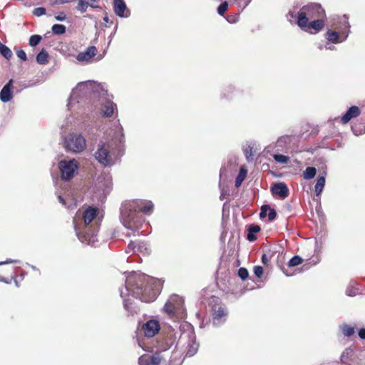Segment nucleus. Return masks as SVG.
I'll return each mask as SVG.
<instances>
[{"instance_id": "obj_13", "label": "nucleus", "mask_w": 365, "mask_h": 365, "mask_svg": "<svg viewBox=\"0 0 365 365\" xmlns=\"http://www.w3.org/2000/svg\"><path fill=\"white\" fill-rule=\"evenodd\" d=\"M271 192L272 195H278L282 199L287 197L289 194V189L284 182L274 184L271 187Z\"/></svg>"}, {"instance_id": "obj_4", "label": "nucleus", "mask_w": 365, "mask_h": 365, "mask_svg": "<svg viewBox=\"0 0 365 365\" xmlns=\"http://www.w3.org/2000/svg\"><path fill=\"white\" fill-rule=\"evenodd\" d=\"M66 150L73 153H80L86 148V139L81 134L70 133L65 138Z\"/></svg>"}, {"instance_id": "obj_25", "label": "nucleus", "mask_w": 365, "mask_h": 365, "mask_svg": "<svg viewBox=\"0 0 365 365\" xmlns=\"http://www.w3.org/2000/svg\"><path fill=\"white\" fill-rule=\"evenodd\" d=\"M317 170L314 167H307L303 173V178L305 180H310L314 178Z\"/></svg>"}, {"instance_id": "obj_42", "label": "nucleus", "mask_w": 365, "mask_h": 365, "mask_svg": "<svg viewBox=\"0 0 365 365\" xmlns=\"http://www.w3.org/2000/svg\"><path fill=\"white\" fill-rule=\"evenodd\" d=\"M138 247V244L136 242L131 241L128 245L127 249L128 250V251H127V252L130 251L135 252Z\"/></svg>"}, {"instance_id": "obj_45", "label": "nucleus", "mask_w": 365, "mask_h": 365, "mask_svg": "<svg viewBox=\"0 0 365 365\" xmlns=\"http://www.w3.org/2000/svg\"><path fill=\"white\" fill-rule=\"evenodd\" d=\"M55 19H56L57 21H62L66 20V15L64 13H61L59 15L56 16H55Z\"/></svg>"}, {"instance_id": "obj_22", "label": "nucleus", "mask_w": 365, "mask_h": 365, "mask_svg": "<svg viewBox=\"0 0 365 365\" xmlns=\"http://www.w3.org/2000/svg\"><path fill=\"white\" fill-rule=\"evenodd\" d=\"M325 185V177L319 176L314 186V190L317 196L320 195Z\"/></svg>"}, {"instance_id": "obj_46", "label": "nucleus", "mask_w": 365, "mask_h": 365, "mask_svg": "<svg viewBox=\"0 0 365 365\" xmlns=\"http://www.w3.org/2000/svg\"><path fill=\"white\" fill-rule=\"evenodd\" d=\"M269 261V258L267 257V255L266 254H263L262 256V262L264 265H268Z\"/></svg>"}, {"instance_id": "obj_36", "label": "nucleus", "mask_w": 365, "mask_h": 365, "mask_svg": "<svg viewBox=\"0 0 365 365\" xmlns=\"http://www.w3.org/2000/svg\"><path fill=\"white\" fill-rule=\"evenodd\" d=\"M131 305H132V302L130 299H126L124 300V302H123V307H124L125 309L128 313L133 314V310H132Z\"/></svg>"}, {"instance_id": "obj_33", "label": "nucleus", "mask_w": 365, "mask_h": 365, "mask_svg": "<svg viewBox=\"0 0 365 365\" xmlns=\"http://www.w3.org/2000/svg\"><path fill=\"white\" fill-rule=\"evenodd\" d=\"M245 155L247 160H252L253 158V148L250 145L247 146L244 150Z\"/></svg>"}, {"instance_id": "obj_34", "label": "nucleus", "mask_w": 365, "mask_h": 365, "mask_svg": "<svg viewBox=\"0 0 365 365\" xmlns=\"http://www.w3.org/2000/svg\"><path fill=\"white\" fill-rule=\"evenodd\" d=\"M238 276L242 279V280H245L248 276H249V273H248V271L246 268L245 267H241L238 269Z\"/></svg>"}, {"instance_id": "obj_14", "label": "nucleus", "mask_w": 365, "mask_h": 365, "mask_svg": "<svg viewBox=\"0 0 365 365\" xmlns=\"http://www.w3.org/2000/svg\"><path fill=\"white\" fill-rule=\"evenodd\" d=\"M361 114L360 108L356 106H351L341 118L342 124L348 123L351 119L357 118Z\"/></svg>"}, {"instance_id": "obj_52", "label": "nucleus", "mask_w": 365, "mask_h": 365, "mask_svg": "<svg viewBox=\"0 0 365 365\" xmlns=\"http://www.w3.org/2000/svg\"><path fill=\"white\" fill-rule=\"evenodd\" d=\"M89 1L91 2V4H93V3H94V2L98 1V0H89Z\"/></svg>"}, {"instance_id": "obj_49", "label": "nucleus", "mask_w": 365, "mask_h": 365, "mask_svg": "<svg viewBox=\"0 0 365 365\" xmlns=\"http://www.w3.org/2000/svg\"><path fill=\"white\" fill-rule=\"evenodd\" d=\"M288 15H289L291 16V18H294L295 17V15L294 14V13L289 11Z\"/></svg>"}, {"instance_id": "obj_41", "label": "nucleus", "mask_w": 365, "mask_h": 365, "mask_svg": "<svg viewBox=\"0 0 365 365\" xmlns=\"http://www.w3.org/2000/svg\"><path fill=\"white\" fill-rule=\"evenodd\" d=\"M268 212H269V213H268L267 216H268L269 221H273L277 217V212H276L275 210H274L269 207Z\"/></svg>"}, {"instance_id": "obj_29", "label": "nucleus", "mask_w": 365, "mask_h": 365, "mask_svg": "<svg viewBox=\"0 0 365 365\" xmlns=\"http://www.w3.org/2000/svg\"><path fill=\"white\" fill-rule=\"evenodd\" d=\"M342 333L346 336H352L355 331L354 328L350 325L345 324L341 328Z\"/></svg>"}, {"instance_id": "obj_16", "label": "nucleus", "mask_w": 365, "mask_h": 365, "mask_svg": "<svg viewBox=\"0 0 365 365\" xmlns=\"http://www.w3.org/2000/svg\"><path fill=\"white\" fill-rule=\"evenodd\" d=\"M98 212V209L97 207L91 206L87 207L82 216L85 225H88L96 217Z\"/></svg>"}, {"instance_id": "obj_23", "label": "nucleus", "mask_w": 365, "mask_h": 365, "mask_svg": "<svg viewBox=\"0 0 365 365\" xmlns=\"http://www.w3.org/2000/svg\"><path fill=\"white\" fill-rule=\"evenodd\" d=\"M48 52L44 49L42 48V50L37 54L36 56V61L39 64H46L48 62Z\"/></svg>"}, {"instance_id": "obj_48", "label": "nucleus", "mask_w": 365, "mask_h": 365, "mask_svg": "<svg viewBox=\"0 0 365 365\" xmlns=\"http://www.w3.org/2000/svg\"><path fill=\"white\" fill-rule=\"evenodd\" d=\"M58 200L60 202H61L62 204L65 205L66 204V201L65 200L63 199V197L61 196H58Z\"/></svg>"}, {"instance_id": "obj_7", "label": "nucleus", "mask_w": 365, "mask_h": 365, "mask_svg": "<svg viewBox=\"0 0 365 365\" xmlns=\"http://www.w3.org/2000/svg\"><path fill=\"white\" fill-rule=\"evenodd\" d=\"M96 159L104 166L112 164L113 159L110 154V145L105 142H100L98 145V149L94 155Z\"/></svg>"}, {"instance_id": "obj_39", "label": "nucleus", "mask_w": 365, "mask_h": 365, "mask_svg": "<svg viewBox=\"0 0 365 365\" xmlns=\"http://www.w3.org/2000/svg\"><path fill=\"white\" fill-rule=\"evenodd\" d=\"M269 209V205H264L261 207V210H260V213H259L260 218H264L267 216Z\"/></svg>"}, {"instance_id": "obj_20", "label": "nucleus", "mask_w": 365, "mask_h": 365, "mask_svg": "<svg viewBox=\"0 0 365 365\" xmlns=\"http://www.w3.org/2000/svg\"><path fill=\"white\" fill-rule=\"evenodd\" d=\"M247 169L245 167H241L235 182L236 187H239L240 186H241L242 182L244 181L247 176Z\"/></svg>"}, {"instance_id": "obj_1", "label": "nucleus", "mask_w": 365, "mask_h": 365, "mask_svg": "<svg viewBox=\"0 0 365 365\" xmlns=\"http://www.w3.org/2000/svg\"><path fill=\"white\" fill-rule=\"evenodd\" d=\"M327 14L321 4L309 3L303 6L297 14V25L305 32L316 34L325 26Z\"/></svg>"}, {"instance_id": "obj_8", "label": "nucleus", "mask_w": 365, "mask_h": 365, "mask_svg": "<svg viewBox=\"0 0 365 365\" xmlns=\"http://www.w3.org/2000/svg\"><path fill=\"white\" fill-rule=\"evenodd\" d=\"M181 306L182 299L176 296L165 303L163 309L169 315H174L180 309Z\"/></svg>"}, {"instance_id": "obj_32", "label": "nucleus", "mask_w": 365, "mask_h": 365, "mask_svg": "<svg viewBox=\"0 0 365 365\" xmlns=\"http://www.w3.org/2000/svg\"><path fill=\"white\" fill-rule=\"evenodd\" d=\"M227 9L228 3L227 1H224L217 7V13L220 16H224Z\"/></svg>"}, {"instance_id": "obj_9", "label": "nucleus", "mask_w": 365, "mask_h": 365, "mask_svg": "<svg viewBox=\"0 0 365 365\" xmlns=\"http://www.w3.org/2000/svg\"><path fill=\"white\" fill-rule=\"evenodd\" d=\"M162 356L160 353L155 352L152 355L143 354L138 359L139 365H160Z\"/></svg>"}, {"instance_id": "obj_11", "label": "nucleus", "mask_w": 365, "mask_h": 365, "mask_svg": "<svg viewBox=\"0 0 365 365\" xmlns=\"http://www.w3.org/2000/svg\"><path fill=\"white\" fill-rule=\"evenodd\" d=\"M113 11L115 14L121 18L128 17L130 14L124 0H113Z\"/></svg>"}, {"instance_id": "obj_51", "label": "nucleus", "mask_w": 365, "mask_h": 365, "mask_svg": "<svg viewBox=\"0 0 365 365\" xmlns=\"http://www.w3.org/2000/svg\"><path fill=\"white\" fill-rule=\"evenodd\" d=\"M68 1L61 0V3H62V4L68 3Z\"/></svg>"}, {"instance_id": "obj_38", "label": "nucleus", "mask_w": 365, "mask_h": 365, "mask_svg": "<svg viewBox=\"0 0 365 365\" xmlns=\"http://www.w3.org/2000/svg\"><path fill=\"white\" fill-rule=\"evenodd\" d=\"M46 14V9L43 7L35 8L33 11V14L36 16H41Z\"/></svg>"}, {"instance_id": "obj_47", "label": "nucleus", "mask_w": 365, "mask_h": 365, "mask_svg": "<svg viewBox=\"0 0 365 365\" xmlns=\"http://www.w3.org/2000/svg\"><path fill=\"white\" fill-rule=\"evenodd\" d=\"M359 336L361 339H365V328H362L359 330Z\"/></svg>"}, {"instance_id": "obj_44", "label": "nucleus", "mask_w": 365, "mask_h": 365, "mask_svg": "<svg viewBox=\"0 0 365 365\" xmlns=\"http://www.w3.org/2000/svg\"><path fill=\"white\" fill-rule=\"evenodd\" d=\"M16 55H17L18 58H19L20 59H21L23 61H26V59H27L26 54L25 51L22 49L17 51Z\"/></svg>"}, {"instance_id": "obj_6", "label": "nucleus", "mask_w": 365, "mask_h": 365, "mask_svg": "<svg viewBox=\"0 0 365 365\" xmlns=\"http://www.w3.org/2000/svg\"><path fill=\"white\" fill-rule=\"evenodd\" d=\"M211 310L213 323L219 324L225 321L227 312L224 305L221 304L218 298H212L211 302Z\"/></svg>"}, {"instance_id": "obj_28", "label": "nucleus", "mask_w": 365, "mask_h": 365, "mask_svg": "<svg viewBox=\"0 0 365 365\" xmlns=\"http://www.w3.org/2000/svg\"><path fill=\"white\" fill-rule=\"evenodd\" d=\"M273 158L276 162L279 163L287 164L289 162V158L282 154H274Z\"/></svg>"}, {"instance_id": "obj_17", "label": "nucleus", "mask_w": 365, "mask_h": 365, "mask_svg": "<svg viewBox=\"0 0 365 365\" xmlns=\"http://www.w3.org/2000/svg\"><path fill=\"white\" fill-rule=\"evenodd\" d=\"M115 110H117L116 104L107 100L102 106L101 113L103 117L109 118L113 115Z\"/></svg>"}, {"instance_id": "obj_15", "label": "nucleus", "mask_w": 365, "mask_h": 365, "mask_svg": "<svg viewBox=\"0 0 365 365\" xmlns=\"http://www.w3.org/2000/svg\"><path fill=\"white\" fill-rule=\"evenodd\" d=\"M13 80L10 79L9 82L3 87L0 92V99L1 101L6 103L11 100L12 96V87Z\"/></svg>"}, {"instance_id": "obj_19", "label": "nucleus", "mask_w": 365, "mask_h": 365, "mask_svg": "<svg viewBox=\"0 0 365 365\" xmlns=\"http://www.w3.org/2000/svg\"><path fill=\"white\" fill-rule=\"evenodd\" d=\"M261 228L257 225H250L248 228V234L247 236V239L250 241H255L257 239V237L255 235V234L259 232L260 231Z\"/></svg>"}, {"instance_id": "obj_5", "label": "nucleus", "mask_w": 365, "mask_h": 365, "mask_svg": "<svg viewBox=\"0 0 365 365\" xmlns=\"http://www.w3.org/2000/svg\"><path fill=\"white\" fill-rule=\"evenodd\" d=\"M61 177L63 180H70L73 178L75 172L78 168V162L75 160H61L58 163Z\"/></svg>"}, {"instance_id": "obj_37", "label": "nucleus", "mask_w": 365, "mask_h": 365, "mask_svg": "<svg viewBox=\"0 0 365 365\" xmlns=\"http://www.w3.org/2000/svg\"><path fill=\"white\" fill-rule=\"evenodd\" d=\"M254 273L256 277L258 278H261L264 273V269L261 266H255L254 267Z\"/></svg>"}, {"instance_id": "obj_35", "label": "nucleus", "mask_w": 365, "mask_h": 365, "mask_svg": "<svg viewBox=\"0 0 365 365\" xmlns=\"http://www.w3.org/2000/svg\"><path fill=\"white\" fill-rule=\"evenodd\" d=\"M240 14H230L227 16V21L230 24H235L239 21Z\"/></svg>"}, {"instance_id": "obj_40", "label": "nucleus", "mask_w": 365, "mask_h": 365, "mask_svg": "<svg viewBox=\"0 0 365 365\" xmlns=\"http://www.w3.org/2000/svg\"><path fill=\"white\" fill-rule=\"evenodd\" d=\"M251 0H232L233 3L237 2L238 6H242L243 9H245L250 3Z\"/></svg>"}, {"instance_id": "obj_27", "label": "nucleus", "mask_w": 365, "mask_h": 365, "mask_svg": "<svg viewBox=\"0 0 365 365\" xmlns=\"http://www.w3.org/2000/svg\"><path fill=\"white\" fill-rule=\"evenodd\" d=\"M352 353L351 349H346L341 355V360L344 364H349L351 359L349 355Z\"/></svg>"}, {"instance_id": "obj_3", "label": "nucleus", "mask_w": 365, "mask_h": 365, "mask_svg": "<svg viewBox=\"0 0 365 365\" xmlns=\"http://www.w3.org/2000/svg\"><path fill=\"white\" fill-rule=\"evenodd\" d=\"M335 29H338L339 31L338 32L331 29H328L325 34V37L328 41L333 43H338L342 41L340 39L339 34L344 36V38H346L349 32L350 24L346 15H344L340 19L339 26H336Z\"/></svg>"}, {"instance_id": "obj_12", "label": "nucleus", "mask_w": 365, "mask_h": 365, "mask_svg": "<svg viewBox=\"0 0 365 365\" xmlns=\"http://www.w3.org/2000/svg\"><path fill=\"white\" fill-rule=\"evenodd\" d=\"M98 53V49L94 46H88L86 51L80 52L76 56L79 62H88L93 57Z\"/></svg>"}, {"instance_id": "obj_18", "label": "nucleus", "mask_w": 365, "mask_h": 365, "mask_svg": "<svg viewBox=\"0 0 365 365\" xmlns=\"http://www.w3.org/2000/svg\"><path fill=\"white\" fill-rule=\"evenodd\" d=\"M153 207L151 201H141L138 205V210L145 215H150L153 210Z\"/></svg>"}, {"instance_id": "obj_10", "label": "nucleus", "mask_w": 365, "mask_h": 365, "mask_svg": "<svg viewBox=\"0 0 365 365\" xmlns=\"http://www.w3.org/2000/svg\"><path fill=\"white\" fill-rule=\"evenodd\" d=\"M160 328V327L158 321L151 319L143 324L142 329L146 336L153 337L158 333Z\"/></svg>"}, {"instance_id": "obj_43", "label": "nucleus", "mask_w": 365, "mask_h": 365, "mask_svg": "<svg viewBox=\"0 0 365 365\" xmlns=\"http://www.w3.org/2000/svg\"><path fill=\"white\" fill-rule=\"evenodd\" d=\"M197 347H195V344L189 346V348L187 351V356H192L197 352Z\"/></svg>"}, {"instance_id": "obj_24", "label": "nucleus", "mask_w": 365, "mask_h": 365, "mask_svg": "<svg viewBox=\"0 0 365 365\" xmlns=\"http://www.w3.org/2000/svg\"><path fill=\"white\" fill-rule=\"evenodd\" d=\"M0 53L7 60L12 58L13 53L11 49L0 42Z\"/></svg>"}, {"instance_id": "obj_30", "label": "nucleus", "mask_w": 365, "mask_h": 365, "mask_svg": "<svg viewBox=\"0 0 365 365\" xmlns=\"http://www.w3.org/2000/svg\"><path fill=\"white\" fill-rule=\"evenodd\" d=\"M303 262V259L298 255H295L290 259L288 262L289 267H296Z\"/></svg>"}, {"instance_id": "obj_50", "label": "nucleus", "mask_w": 365, "mask_h": 365, "mask_svg": "<svg viewBox=\"0 0 365 365\" xmlns=\"http://www.w3.org/2000/svg\"><path fill=\"white\" fill-rule=\"evenodd\" d=\"M11 262H12V261H6V262H0V265H1V264H5V263Z\"/></svg>"}, {"instance_id": "obj_31", "label": "nucleus", "mask_w": 365, "mask_h": 365, "mask_svg": "<svg viewBox=\"0 0 365 365\" xmlns=\"http://www.w3.org/2000/svg\"><path fill=\"white\" fill-rule=\"evenodd\" d=\"M42 37L40 35H32L29 38V45L32 47L37 46L41 41Z\"/></svg>"}, {"instance_id": "obj_21", "label": "nucleus", "mask_w": 365, "mask_h": 365, "mask_svg": "<svg viewBox=\"0 0 365 365\" xmlns=\"http://www.w3.org/2000/svg\"><path fill=\"white\" fill-rule=\"evenodd\" d=\"M88 6H91V8L96 9L99 8L98 6H96L93 4H88V1L86 0H78L76 9L77 10L80 11L81 13H84L87 11V9Z\"/></svg>"}, {"instance_id": "obj_53", "label": "nucleus", "mask_w": 365, "mask_h": 365, "mask_svg": "<svg viewBox=\"0 0 365 365\" xmlns=\"http://www.w3.org/2000/svg\"><path fill=\"white\" fill-rule=\"evenodd\" d=\"M283 272L285 274V275L289 276V274L285 270H283Z\"/></svg>"}, {"instance_id": "obj_26", "label": "nucleus", "mask_w": 365, "mask_h": 365, "mask_svg": "<svg viewBox=\"0 0 365 365\" xmlns=\"http://www.w3.org/2000/svg\"><path fill=\"white\" fill-rule=\"evenodd\" d=\"M51 31L53 34L62 35L66 33V28L63 24H54L51 28Z\"/></svg>"}, {"instance_id": "obj_2", "label": "nucleus", "mask_w": 365, "mask_h": 365, "mask_svg": "<svg viewBox=\"0 0 365 365\" xmlns=\"http://www.w3.org/2000/svg\"><path fill=\"white\" fill-rule=\"evenodd\" d=\"M126 287L136 298L149 303L155 300L160 292L162 284L160 281L145 276L130 277L126 281Z\"/></svg>"}]
</instances>
